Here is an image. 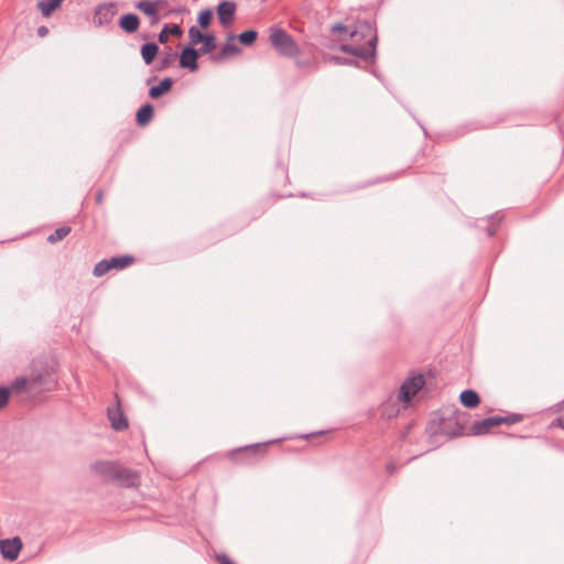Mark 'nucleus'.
I'll use <instances>...</instances> for the list:
<instances>
[{"mask_svg": "<svg viewBox=\"0 0 564 564\" xmlns=\"http://www.w3.org/2000/svg\"><path fill=\"white\" fill-rule=\"evenodd\" d=\"M134 262V258L131 256H119L109 259L111 269H124Z\"/></svg>", "mask_w": 564, "mask_h": 564, "instance_id": "19", "label": "nucleus"}, {"mask_svg": "<svg viewBox=\"0 0 564 564\" xmlns=\"http://www.w3.org/2000/svg\"><path fill=\"white\" fill-rule=\"evenodd\" d=\"M271 45L281 54L292 56L297 53V46L292 37L282 29L272 28L270 30Z\"/></svg>", "mask_w": 564, "mask_h": 564, "instance_id": "2", "label": "nucleus"}, {"mask_svg": "<svg viewBox=\"0 0 564 564\" xmlns=\"http://www.w3.org/2000/svg\"><path fill=\"white\" fill-rule=\"evenodd\" d=\"M217 561L219 564H236L226 555H218Z\"/></svg>", "mask_w": 564, "mask_h": 564, "instance_id": "30", "label": "nucleus"}, {"mask_svg": "<svg viewBox=\"0 0 564 564\" xmlns=\"http://www.w3.org/2000/svg\"><path fill=\"white\" fill-rule=\"evenodd\" d=\"M333 31L335 32H347V28L343 25L341 23L335 24L333 26Z\"/></svg>", "mask_w": 564, "mask_h": 564, "instance_id": "32", "label": "nucleus"}, {"mask_svg": "<svg viewBox=\"0 0 564 564\" xmlns=\"http://www.w3.org/2000/svg\"><path fill=\"white\" fill-rule=\"evenodd\" d=\"M69 226H63L61 228H57L52 235L47 237V241L50 243H56L64 239L69 232H70Z\"/></svg>", "mask_w": 564, "mask_h": 564, "instance_id": "24", "label": "nucleus"}, {"mask_svg": "<svg viewBox=\"0 0 564 564\" xmlns=\"http://www.w3.org/2000/svg\"><path fill=\"white\" fill-rule=\"evenodd\" d=\"M91 470L102 477L118 478L120 471L118 467L110 462H98L91 466Z\"/></svg>", "mask_w": 564, "mask_h": 564, "instance_id": "9", "label": "nucleus"}, {"mask_svg": "<svg viewBox=\"0 0 564 564\" xmlns=\"http://www.w3.org/2000/svg\"><path fill=\"white\" fill-rule=\"evenodd\" d=\"M63 0H41L37 3V8L45 18H50L51 14L61 8Z\"/></svg>", "mask_w": 564, "mask_h": 564, "instance_id": "15", "label": "nucleus"}, {"mask_svg": "<svg viewBox=\"0 0 564 564\" xmlns=\"http://www.w3.org/2000/svg\"><path fill=\"white\" fill-rule=\"evenodd\" d=\"M206 34L202 33L196 26L188 30V37L193 45L202 43Z\"/></svg>", "mask_w": 564, "mask_h": 564, "instance_id": "25", "label": "nucleus"}, {"mask_svg": "<svg viewBox=\"0 0 564 564\" xmlns=\"http://www.w3.org/2000/svg\"><path fill=\"white\" fill-rule=\"evenodd\" d=\"M22 549L23 543L19 536L0 540V552L8 561L17 560Z\"/></svg>", "mask_w": 564, "mask_h": 564, "instance_id": "4", "label": "nucleus"}, {"mask_svg": "<svg viewBox=\"0 0 564 564\" xmlns=\"http://www.w3.org/2000/svg\"><path fill=\"white\" fill-rule=\"evenodd\" d=\"M425 379L422 375H414L405 379L401 384L397 400L402 403H409L413 397L424 387Z\"/></svg>", "mask_w": 564, "mask_h": 564, "instance_id": "3", "label": "nucleus"}, {"mask_svg": "<svg viewBox=\"0 0 564 564\" xmlns=\"http://www.w3.org/2000/svg\"><path fill=\"white\" fill-rule=\"evenodd\" d=\"M153 117V107L151 105L142 106L137 113V121L139 126L148 124Z\"/></svg>", "mask_w": 564, "mask_h": 564, "instance_id": "18", "label": "nucleus"}, {"mask_svg": "<svg viewBox=\"0 0 564 564\" xmlns=\"http://www.w3.org/2000/svg\"><path fill=\"white\" fill-rule=\"evenodd\" d=\"M240 53V48L235 43V36L229 35L227 42L221 47L219 55L213 56V59L216 62H220L228 57L235 56Z\"/></svg>", "mask_w": 564, "mask_h": 564, "instance_id": "13", "label": "nucleus"}, {"mask_svg": "<svg viewBox=\"0 0 564 564\" xmlns=\"http://www.w3.org/2000/svg\"><path fill=\"white\" fill-rule=\"evenodd\" d=\"M270 443H265V444H257V445H251V446H247V447H243V448H239L237 451H234V452H230L228 454V457L232 460V462H237L238 460V456L240 454H243V453H247L249 455H253V456H264L265 454V448L267 446L269 445Z\"/></svg>", "mask_w": 564, "mask_h": 564, "instance_id": "12", "label": "nucleus"}, {"mask_svg": "<svg viewBox=\"0 0 564 564\" xmlns=\"http://www.w3.org/2000/svg\"><path fill=\"white\" fill-rule=\"evenodd\" d=\"M102 199H104V192L102 191H99L96 195V202L97 204H101L102 203Z\"/></svg>", "mask_w": 564, "mask_h": 564, "instance_id": "33", "label": "nucleus"}, {"mask_svg": "<svg viewBox=\"0 0 564 564\" xmlns=\"http://www.w3.org/2000/svg\"><path fill=\"white\" fill-rule=\"evenodd\" d=\"M181 36L182 35V29L177 24H173L171 26L165 25L164 29L159 34V41L161 43H166L169 41V36Z\"/></svg>", "mask_w": 564, "mask_h": 564, "instance_id": "20", "label": "nucleus"}, {"mask_svg": "<svg viewBox=\"0 0 564 564\" xmlns=\"http://www.w3.org/2000/svg\"><path fill=\"white\" fill-rule=\"evenodd\" d=\"M349 36L356 41H359V39H367V42L361 46L343 44L340 46L341 52L362 58H368L375 54L377 36L373 34L372 28L368 22L358 23L356 29L349 32Z\"/></svg>", "mask_w": 564, "mask_h": 564, "instance_id": "1", "label": "nucleus"}, {"mask_svg": "<svg viewBox=\"0 0 564 564\" xmlns=\"http://www.w3.org/2000/svg\"><path fill=\"white\" fill-rule=\"evenodd\" d=\"M236 3L232 1H223L217 7L219 22L224 26H229L234 22Z\"/></svg>", "mask_w": 564, "mask_h": 564, "instance_id": "6", "label": "nucleus"}, {"mask_svg": "<svg viewBox=\"0 0 564 564\" xmlns=\"http://www.w3.org/2000/svg\"><path fill=\"white\" fill-rule=\"evenodd\" d=\"M109 270H111L110 268V263H109V260H101L100 262H98L95 268H94V274L96 276H101L104 275L105 273H107Z\"/></svg>", "mask_w": 564, "mask_h": 564, "instance_id": "28", "label": "nucleus"}, {"mask_svg": "<svg viewBox=\"0 0 564 564\" xmlns=\"http://www.w3.org/2000/svg\"><path fill=\"white\" fill-rule=\"evenodd\" d=\"M48 34V29L46 26H40L37 29V35L40 37H45Z\"/></svg>", "mask_w": 564, "mask_h": 564, "instance_id": "31", "label": "nucleus"}, {"mask_svg": "<svg viewBox=\"0 0 564 564\" xmlns=\"http://www.w3.org/2000/svg\"><path fill=\"white\" fill-rule=\"evenodd\" d=\"M116 14V7L112 3H106L100 7L95 12L94 21L98 25H102L108 23Z\"/></svg>", "mask_w": 564, "mask_h": 564, "instance_id": "11", "label": "nucleus"}, {"mask_svg": "<svg viewBox=\"0 0 564 564\" xmlns=\"http://www.w3.org/2000/svg\"><path fill=\"white\" fill-rule=\"evenodd\" d=\"M212 18H213V12L209 9L199 12V14H198L199 25L203 29H207L212 22Z\"/></svg>", "mask_w": 564, "mask_h": 564, "instance_id": "26", "label": "nucleus"}, {"mask_svg": "<svg viewBox=\"0 0 564 564\" xmlns=\"http://www.w3.org/2000/svg\"><path fill=\"white\" fill-rule=\"evenodd\" d=\"M141 12L147 15L155 17L159 11V2L140 1L135 6Z\"/></svg>", "mask_w": 564, "mask_h": 564, "instance_id": "22", "label": "nucleus"}, {"mask_svg": "<svg viewBox=\"0 0 564 564\" xmlns=\"http://www.w3.org/2000/svg\"><path fill=\"white\" fill-rule=\"evenodd\" d=\"M108 417L111 422V426L117 431H122L128 427V420L124 416L120 405L117 404L108 409Z\"/></svg>", "mask_w": 564, "mask_h": 564, "instance_id": "8", "label": "nucleus"}, {"mask_svg": "<svg viewBox=\"0 0 564 564\" xmlns=\"http://www.w3.org/2000/svg\"><path fill=\"white\" fill-rule=\"evenodd\" d=\"M200 52L196 51L193 47H186L183 50L180 56V65L183 68H187L191 72H196L198 69L197 59Z\"/></svg>", "mask_w": 564, "mask_h": 564, "instance_id": "7", "label": "nucleus"}, {"mask_svg": "<svg viewBox=\"0 0 564 564\" xmlns=\"http://www.w3.org/2000/svg\"><path fill=\"white\" fill-rule=\"evenodd\" d=\"M158 51H159V47L156 44H154V43L144 44L141 47L142 58L144 59V62L147 64H151L153 62L155 55L158 54Z\"/></svg>", "mask_w": 564, "mask_h": 564, "instance_id": "21", "label": "nucleus"}, {"mask_svg": "<svg viewBox=\"0 0 564 564\" xmlns=\"http://www.w3.org/2000/svg\"><path fill=\"white\" fill-rule=\"evenodd\" d=\"M460 403L468 408L474 409L477 408L480 403V398L478 393L474 390H465L459 395Z\"/></svg>", "mask_w": 564, "mask_h": 564, "instance_id": "14", "label": "nucleus"}, {"mask_svg": "<svg viewBox=\"0 0 564 564\" xmlns=\"http://www.w3.org/2000/svg\"><path fill=\"white\" fill-rule=\"evenodd\" d=\"M257 40V32L253 30H248L242 32L239 35V41L245 45H251Z\"/></svg>", "mask_w": 564, "mask_h": 564, "instance_id": "27", "label": "nucleus"}, {"mask_svg": "<svg viewBox=\"0 0 564 564\" xmlns=\"http://www.w3.org/2000/svg\"><path fill=\"white\" fill-rule=\"evenodd\" d=\"M506 419L500 416L485 419L479 422H475L471 426V431L474 434H485L488 433L491 429L500 425L502 422H506Z\"/></svg>", "mask_w": 564, "mask_h": 564, "instance_id": "10", "label": "nucleus"}, {"mask_svg": "<svg viewBox=\"0 0 564 564\" xmlns=\"http://www.w3.org/2000/svg\"><path fill=\"white\" fill-rule=\"evenodd\" d=\"M172 88V80L169 78L163 79L159 85L151 87L149 95L151 98L156 99L163 94L170 91Z\"/></svg>", "mask_w": 564, "mask_h": 564, "instance_id": "17", "label": "nucleus"}, {"mask_svg": "<svg viewBox=\"0 0 564 564\" xmlns=\"http://www.w3.org/2000/svg\"><path fill=\"white\" fill-rule=\"evenodd\" d=\"M564 409V400L557 404V411H561Z\"/></svg>", "mask_w": 564, "mask_h": 564, "instance_id": "35", "label": "nucleus"}, {"mask_svg": "<svg viewBox=\"0 0 564 564\" xmlns=\"http://www.w3.org/2000/svg\"><path fill=\"white\" fill-rule=\"evenodd\" d=\"M120 28L128 33H133L138 30L140 21L135 14H126L120 19Z\"/></svg>", "mask_w": 564, "mask_h": 564, "instance_id": "16", "label": "nucleus"}, {"mask_svg": "<svg viewBox=\"0 0 564 564\" xmlns=\"http://www.w3.org/2000/svg\"><path fill=\"white\" fill-rule=\"evenodd\" d=\"M202 44V47L198 50L200 54L210 53L216 48V36L214 34H206Z\"/></svg>", "mask_w": 564, "mask_h": 564, "instance_id": "23", "label": "nucleus"}, {"mask_svg": "<svg viewBox=\"0 0 564 564\" xmlns=\"http://www.w3.org/2000/svg\"><path fill=\"white\" fill-rule=\"evenodd\" d=\"M50 376L48 370L43 372H33L30 377H21L13 381L11 389L15 391L24 390L29 386H36L44 382V379Z\"/></svg>", "mask_w": 564, "mask_h": 564, "instance_id": "5", "label": "nucleus"}, {"mask_svg": "<svg viewBox=\"0 0 564 564\" xmlns=\"http://www.w3.org/2000/svg\"><path fill=\"white\" fill-rule=\"evenodd\" d=\"M9 393H10L9 389H6V388L0 389V409H2L8 403Z\"/></svg>", "mask_w": 564, "mask_h": 564, "instance_id": "29", "label": "nucleus"}, {"mask_svg": "<svg viewBox=\"0 0 564 564\" xmlns=\"http://www.w3.org/2000/svg\"><path fill=\"white\" fill-rule=\"evenodd\" d=\"M557 425L562 429H564V417L557 420Z\"/></svg>", "mask_w": 564, "mask_h": 564, "instance_id": "34", "label": "nucleus"}]
</instances>
